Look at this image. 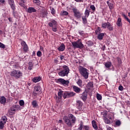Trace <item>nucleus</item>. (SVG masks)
<instances>
[{
  "label": "nucleus",
  "instance_id": "nucleus-39",
  "mask_svg": "<svg viewBox=\"0 0 130 130\" xmlns=\"http://www.w3.org/2000/svg\"><path fill=\"white\" fill-rule=\"evenodd\" d=\"M6 124V123H3V121H0V129H3L4 128V126Z\"/></svg>",
  "mask_w": 130,
  "mask_h": 130
},
{
  "label": "nucleus",
  "instance_id": "nucleus-5",
  "mask_svg": "<svg viewBox=\"0 0 130 130\" xmlns=\"http://www.w3.org/2000/svg\"><path fill=\"white\" fill-rule=\"evenodd\" d=\"M64 93V92H63L62 90L60 89L59 90L58 92V96L56 95L54 96V99H55L57 103H59V102L61 101V98H62V95L63 96Z\"/></svg>",
  "mask_w": 130,
  "mask_h": 130
},
{
  "label": "nucleus",
  "instance_id": "nucleus-41",
  "mask_svg": "<svg viewBox=\"0 0 130 130\" xmlns=\"http://www.w3.org/2000/svg\"><path fill=\"white\" fill-rule=\"evenodd\" d=\"M96 98L98 100H99V101L102 100V96L101 95V94L99 93L96 94Z\"/></svg>",
  "mask_w": 130,
  "mask_h": 130
},
{
  "label": "nucleus",
  "instance_id": "nucleus-58",
  "mask_svg": "<svg viewBox=\"0 0 130 130\" xmlns=\"http://www.w3.org/2000/svg\"><path fill=\"white\" fill-rule=\"evenodd\" d=\"M19 5H20V6H21L22 7H25V5H24V3H23V2H22V3H20Z\"/></svg>",
  "mask_w": 130,
  "mask_h": 130
},
{
  "label": "nucleus",
  "instance_id": "nucleus-33",
  "mask_svg": "<svg viewBox=\"0 0 130 130\" xmlns=\"http://www.w3.org/2000/svg\"><path fill=\"white\" fill-rule=\"evenodd\" d=\"M84 15H85L84 17H86L87 18H88V17H89V16L90 15V11H89L87 9L85 10V11L84 12Z\"/></svg>",
  "mask_w": 130,
  "mask_h": 130
},
{
  "label": "nucleus",
  "instance_id": "nucleus-7",
  "mask_svg": "<svg viewBox=\"0 0 130 130\" xmlns=\"http://www.w3.org/2000/svg\"><path fill=\"white\" fill-rule=\"evenodd\" d=\"M72 11L74 14V17L77 18V19H80L82 17V15H83V14L81 13L79 10L76 8H73L72 9Z\"/></svg>",
  "mask_w": 130,
  "mask_h": 130
},
{
  "label": "nucleus",
  "instance_id": "nucleus-19",
  "mask_svg": "<svg viewBox=\"0 0 130 130\" xmlns=\"http://www.w3.org/2000/svg\"><path fill=\"white\" fill-rule=\"evenodd\" d=\"M27 13L31 14L32 13H36V9L33 7H29L27 10Z\"/></svg>",
  "mask_w": 130,
  "mask_h": 130
},
{
  "label": "nucleus",
  "instance_id": "nucleus-10",
  "mask_svg": "<svg viewBox=\"0 0 130 130\" xmlns=\"http://www.w3.org/2000/svg\"><path fill=\"white\" fill-rule=\"evenodd\" d=\"M63 119L65 122V123L68 125L69 127H72L73 126V123L71 121V120L69 119L67 116H65L63 117Z\"/></svg>",
  "mask_w": 130,
  "mask_h": 130
},
{
  "label": "nucleus",
  "instance_id": "nucleus-63",
  "mask_svg": "<svg viewBox=\"0 0 130 130\" xmlns=\"http://www.w3.org/2000/svg\"><path fill=\"white\" fill-rule=\"evenodd\" d=\"M41 51H43V47L42 46L40 47Z\"/></svg>",
  "mask_w": 130,
  "mask_h": 130
},
{
  "label": "nucleus",
  "instance_id": "nucleus-57",
  "mask_svg": "<svg viewBox=\"0 0 130 130\" xmlns=\"http://www.w3.org/2000/svg\"><path fill=\"white\" fill-rule=\"evenodd\" d=\"M90 42H88L87 43V44H88V46H92V45H93V43L91 42V43H90Z\"/></svg>",
  "mask_w": 130,
  "mask_h": 130
},
{
  "label": "nucleus",
  "instance_id": "nucleus-25",
  "mask_svg": "<svg viewBox=\"0 0 130 130\" xmlns=\"http://www.w3.org/2000/svg\"><path fill=\"white\" fill-rule=\"evenodd\" d=\"M107 117L109 119H110L111 121H113L114 119V114H113V113L109 114Z\"/></svg>",
  "mask_w": 130,
  "mask_h": 130
},
{
  "label": "nucleus",
  "instance_id": "nucleus-15",
  "mask_svg": "<svg viewBox=\"0 0 130 130\" xmlns=\"http://www.w3.org/2000/svg\"><path fill=\"white\" fill-rule=\"evenodd\" d=\"M76 105L78 110H81L82 109V106H83V103L81 101H77L76 102Z\"/></svg>",
  "mask_w": 130,
  "mask_h": 130
},
{
  "label": "nucleus",
  "instance_id": "nucleus-34",
  "mask_svg": "<svg viewBox=\"0 0 130 130\" xmlns=\"http://www.w3.org/2000/svg\"><path fill=\"white\" fill-rule=\"evenodd\" d=\"M87 17L86 16H82V19L83 21V24H87Z\"/></svg>",
  "mask_w": 130,
  "mask_h": 130
},
{
  "label": "nucleus",
  "instance_id": "nucleus-52",
  "mask_svg": "<svg viewBox=\"0 0 130 130\" xmlns=\"http://www.w3.org/2000/svg\"><path fill=\"white\" fill-rule=\"evenodd\" d=\"M118 89H119V91H123V87L121 85H120L118 87Z\"/></svg>",
  "mask_w": 130,
  "mask_h": 130
},
{
  "label": "nucleus",
  "instance_id": "nucleus-40",
  "mask_svg": "<svg viewBox=\"0 0 130 130\" xmlns=\"http://www.w3.org/2000/svg\"><path fill=\"white\" fill-rule=\"evenodd\" d=\"M77 85H78V86H79V87H82V80L81 79H79L77 82Z\"/></svg>",
  "mask_w": 130,
  "mask_h": 130
},
{
  "label": "nucleus",
  "instance_id": "nucleus-43",
  "mask_svg": "<svg viewBox=\"0 0 130 130\" xmlns=\"http://www.w3.org/2000/svg\"><path fill=\"white\" fill-rule=\"evenodd\" d=\"M19 105L20 106H24V105H25V102H24L23 100H20L19 101Z\"/></svg>",
  "mask_w": 130,
  "mask_h": 130
},
{
  "label": "nucleus",
  "instance_id": "nucleus-38",
  "mask_svg": "<svg viewBox=\"0 0 130 130\" xmlns=\"http://www.w3.org/2000/svg\"><path fill=\"white\" fill-rule=\"evenodd\" d=\"M82 129H83V122L81 121L80 124L79 125L78 130H82Z\"/></svg>",
  "mask_w": 130,
  "mask_h": 130
},
{
  "label": "nucleus",
  "instance_id": "nucleus-35",
  "mask_svg": "<svg viewBox=\"0 0 130 130\" xmlns=\"http://www.w3.org/2000/svg\"><path fill=\"white\" fill-rule=\"evenodd\" d=\"M60 15L61 16H68V15H69V12L66 11H62V12H61Z\"/></svg>",
  "mask_w": 130,
  "mask_h": 130
},
{
  "label": "nucleus",
  "instance_id": "nucleus-20",
  "mask_svg": "<svg viewBox=\"0 0 130 130\" xmlns=\"http://www.w3.org/2000/svg\"><path fill=\"white\" fill-rule=\"evenodd\" d=\"M73 90L74 92H76V93H77V94L80 93V92L82 91V89L80 88H79L76 86H73Z\"/></svg>",
  "mask_w": 130,
  "mask_h": 130
},
{
  "label": "nucleus",
  "instance_id": "nucleus-36",
  "mask_svg": "<svg viewBox=\"0 0 130 130\" xmlns=\"http://www.w3.org/2000/svg\"><path fill=\"white\" fill-rule=\"evenodd\" d=\"M115 124L116 126H120V125L121 124V122H120V120H117L116 121Z\"/></svg>",
  "mask_w": 130,
  "mask_h": 130
},
{
  "label": "nucleus",
  "instance_id": "nucleus-49",
  "mask_svg": "<svg viewBox=\"0 0 130 130\" xmlns=\"http://www.w3.org/2000/svg\"><path fill=\"white\" fill-rule=\"evenodd\" d=\"M90 8L92 10V11H95L96 10V8H95V6L94 5H91L90 6Z\"/></svg>",
  "mask_w": 130,
  "mask_h": 130
},
{
  "label": "nucleus",
  "instance_id": "nucleus-22",
  "mask_svg": "<svg viewBox=\"0 0 130 130\" xmlns=\"http://www.w3.org/2000/svg\"><path fill=\"white\" fill-rule=\"evenodd\" d=\"M64 49H66V46L63 44H61L57 48L58 51H64Z\"/></svg>",
  "mask_w": 130,
  "mask_h": 130
},
{
  "label": "nucleus",
  "instance_id": "nucleus-18",
  "mask_svg": "<svg viewBox=\"0 0 130 130\" xmlns=\"http://www.w3.org/2000/svg\"><path fill=\"white\" fill-rule=\"evenodd\" d=\"M21 45L23 48L24 51H27V50H28V46L25 41L21 42Z\"/></svg>",
  "mask_w": 130,
  "mask_h": 130
},
{
  "label": "nucleus",
  "instance_id": "nucleus-31",
  "mask_svg": "<svg viewBox=\"0 0 130 130\" xmlns=\"http://www.w3.org/2000/svg\"><path fill=\"white\" fill-rule=\"evenodd\" d=\"M107 4L108 5L110 10H112V9H113V4L109 2V1L107 2Z\"/></svg>",
  "mask_w": 130,
  "mask_h": 130
},
{
  "label": "nucleus",
  "instance_id": "nucleus-64",
  "mask_svg": "<svg viewBox=\"0 0 130 130\" xmlns=\"http://www.w3.org/2000/svg\"><path fill=\"white\" fill-rule=\"evenodd\" d=\"M58 122L59 123H61V122H62V120H59Z\"/></svg>",
  "mask_w": 130,
  "mask_h": 130
},
{
  "label": "nucleus",
  "instance_id": "nucleus-48",
  "mask_svg": "<svg viewBox=\"0 0 130 130\" xmlns=\"http://www.w3.org/2000/svg\"><path fill=\"white\" fill-rule=\"evenodd\" d=\"M0 48H3V49L6 48V46L5 45V44L0 42Z\"/></svg>",
  "mask_w": 130,
  "mask_h": 130
},
{
  "label": "nucleus",
  "instance_id": "nucleus-8",
  "mask_svg": "<svg viewBox=\"0 0 130 130\" xmlns=\"http://www.w3.org/2000/svg\"><path fill=\"white\" fill-rule=\"evenodd\" d=\"M102 28H104V29H108L109 31H113V26L111 25V24L109 22H104L102 24Z\"/></svg>",
  "mask_w": 130,
  "mask_h": 130
},
{
  "label": "nucleus",
  "instance_id": "nucleus-61",
  "mask_svg": "<svg viewBox=\"0 0 130 130\" xmlns=\"http://www.w3.org/2000/svg\"><path fill=\"white\" fill-rule=\"evenodd\" d=\"M107 130H113V129H112V128H111L110 127H108V126H107Z\"/></svg>",
  "mask_w": 130,
  "mask_h": 130
},
{
  "label": "nucleus",
  "instance_id": "nucleus-29",
  "mask_svg": "<svg viewBox=\"0 0 130 130\" xmlns=\"http://www.w3.org/2000/svg\"><path fill=\"white\" fill-rule=\"evenodd\" d=\"M47 11H44L41 13V17H42L43 18H44L47 16Z\"/></svg>",
  "mask_w": 130,
  "mask_h": 130
},
{
  "label": "nucleus",
  "instance_id": "nucleus-13",
  "mask_svg": "<svg viewBox=\"0 0 130 130\" xmlns=\"http://www.w3.org/2000/svg\"><path fill=\"white\" fill-rule=\"evenodd\" d=\"M8 3L14 13L16 10V6H15V2H14V0H8Z\"/></svg>",
  "mask_w": 130,
  "mask_h": 130
},
{
  "label": "nucleus",
  "instance_id": "nucleus-44",
  "mask_svg": "<svg viewBox=\"0 0 130 130\" xmlns=\"http://www.w3.org/2000/svg\"><path fill=\"white\" fill-rule=\"evenodd\" d=\"M57 26H53L52 27V31H53V32H56L57 31Z\"/></svg>",
  "mask_w": 130,
  "mask_h": 130
},
{
  "label": "nucleus",
  "instance_id": "nucleus-37",
  "mask_svg": "<svg viewBox=\"0 0 130 130\" xmlns=\"http://www.w3.org/2000/svg\"><path fill=\"white\" fill-rule=\"evenodd\" d=\"M32 107H37L38 106V104H37V102L36 101H34L32 102Z\"/></svg>",
  "mask_w": 130,
  "mask_h": 130
},
{
  "label": "nucleus",
  "instance_id": "nucleus-14",
  "mask_svg": "<svg viewBox=\"0 0 130 130\" xmlns=\"http://www.w3.org/2000/svg\"><path fill=\"white\" fill-rule=\"evenodd\" d=\"M68 117L70 118V119H71V121L73 123H76V117L74 116L72 114H69L68 115Z\"/></svg>",
  "mask_w": 130,
  "mask_h": 130
},
{
  "label": "nucleus",
  "instance_id": "nucleus-47",
  "mask_svg": "<svg viewBox=\"0 0 130 130\" xmlns=\"http://www.w3.org/2000/svg\"><path fill=\"white\" fill-rule=\"evenodd\" d=\"M100 31H101V28L100 27H98V29L95 30L96 34L100 33Z\"/></svg>",
  "mask_w": 130,
  "mask_h": 130
},
{
  "label": "nucleus",
  "instance_id": "nucleus-56",
  "mask_svg": "<svg viewBox=\"0 0 130 130\" xmlns=\"http://www.w3.org/2000/svg\"><path fill=\"white\" fill-rule=\"evenodd\" d=\"M5 3H6V1L5 0H0V5L1 4H5Z\"/></svg>",
  "mask_w": 130,
  "mask_h": 130
},
{
  "label": "nucleus",
  "instance_id": "nucleus-28",
  "mask_svg": "<svg viewBox=\"0 0 130 130\" xmlns=\"http://www.w3.org/2000/svg\"><path fill=\"white\" fill-rule=\"evenodd\" d=\"M33 67H34V63H33L32 62H29L28 63V70L31 71V70H32V69H33Z\"/></svg>",
  "mask_w": 130,
  "mask_h": 130
},
{
  "label": "nucleus",
  "instance_id": "nucleus-59",
  "mask_svg": "<svg viewBox=\"0 0 130 130\" xmlns=\"http://www.w3.org/2000/svg\"><path fill=\"white\" fill-rule=\"evenodd\" d=\"M77 3H83V0H74Z\"/></svg>",
  "mask_w": 130,
  "mask_h": 130
},
{
  "label": "nucleus",
  "instance_id": "nucleus-55",
  "mask_svg": "<svg viewBox=\"0 0 130 130\" xmlns=\"http://www.w3.org/2000/svg\"><path fill=\"white\" fill-rule=\"evenodd\" d=\"M79 34L82 36H84V31H79Z\"/></svg>",
  "mask_w": 130,
  "mask_h": 130
},
{
  "label": "nucleus",
  "instance_id": "nucleus-12",
  "mask_svg": "<svg viewBox=\"0 0 130 130\" xmlns=\"http://www.w3.org/2000/svg\"><path fill=\"white\" fill-rule=\"evenodd\" d=\"M106 115H107V113L105 112L104 114V121L107 124H110L111 122H112V121H111L110 119H108V118L106 117Z\"/></svg>",
  "mask_w": 130,
  "mask_h": 130
},
{
  "label": "nucleus",
  "instance_id": "nucleus-50",
  "mask_svg": "<svg viewBox=\"0 0 130 130\" xmlns=\"http://www.w3.org/2000/svg\"><path fill=\"white\" fill-rule=\"evenodd\" d=\"M13 108H16L17 109H20V106L19 105H16L13 106Z\"/></svg>",
  "mask_w": 130,
  "mask_h": 130
},
{
  "label": "nucleus",
  "instance_id": "nucleus-30",
  "mask_svg": "<svg viewBox=\"0 0 130 130\" xmlns=\"http://www.w3.org/2000/svg\"><path fill=\"white\" fill-rule=\"evenodd\" d=\"M111 64H112L111 62H107L105 63V66L107 69H109V68L111 67Z\"/></svg>",
  "mask_w": 130,
  "mask_h": 130
},
{
  "label": "nucleus",
  "instance_id": "nucleus-24",
  "mask_svg": "<svg viewBox=\"0 0 130 130\" xmlns=\"http://www.w3.org/2000/svg\"><path fill=\"white\" fill-rule=\"evenodd\" d=\"M7 101V99L5 98V96H1L0 98V103L1 104H5Z\"/></svg>",
  "mask_w": 130,
  "mask_h": 130
},
{
  "label": "nucleus",
  "instance_id": "nucleus-51",
  "mask_svg": "<svg viewBox=\"0 0 130 130\" xmlns=\"http://www.w3.org/2000/svg\"><path fill=\"white\" fill-rule=\"evenodd\" d=\"M83 128L85 129V130H89L90 129V128L89 127V126L88 125H85L83 126Z\"/></svg>",
  "mask_w": 130,
  "mask_h": 130
},
{
  "label": "nucleus",
  "instance_id": "nucleus-11",
  "mask_svg": "<svg viewBox=\"0 0 130 130\" xmlns=\"http://www.w3.org/2000/svg\"><path fill=\"white\" fill-rule=\"evenodd\" d=\"M58 82L60 83L63 86H69V84H70V81L69 80H66L62 78L58 79Z\"/></svg>",
  "mask_w": 130,
  "mask_h": 130
},
{
  "label": "nucleus",
  "instance_id": "nucleus-32",
  "mask_svg": "<svg viewBox=\"0 0 130 130\" xmlns=\"http://www.w3.org/2000/svg\"><path fill=\"white\" fill-rule=\"evenodd\" d=\"M50 11H51V14H52V15L54 16V15H55V14H56L55 9H54V8H53L51 7H50Z\"/></svg>",
  "mask_w": 130,
  "mask_h": 130
},
{
  "label": "nucleus",
  "instance_id": "nucleus-4",
  "mask_svg": "<svg viewBox=\"0 0 130 130\" xmlns=\"http://www.w3.org/2000/svg\"><path fill=\"white\" fill-rule=\"evenodd\" d=\"M74 48H83L84 45L82 43L81 40H78L76 42H72Z\"/></svg>",
  "mask_w": 130,
  "mask_h": 130
},
{
  "label": "nucleus",
  "instance_id": "nucleus-6",
  "mask_svg": "<svg viewBox=\"0 0 130 130\" xmlns=\"http://www.w3.org/2000/svg\"><path fill=\"white\" fill-rule=\"evenodd\" d=\"M42 89L41 87L39 85H37L34 87V89L33 91L34 96H37V95H39V94H41L42 93Z\"/></svg>",
  "mask_w": 130,
  "mask_h": 130
},
{
  "label": "nucleus",
  "instance_id": "nucleus-26",
  "mask_svg": "<svg viewBox=\"0 0 130 130\" xmlns=\"http://www.w3.org/2000/svg\"><path fill=\"white\" fill-rule=\"evenodd\" d=\"M105 36V34L104 33H101L99 34L98 36V39L99 40H102L103 39V37Z\"/></svg>",
  "mask_w": 130,
  "mask_h": 130
},
{
  "label": "nucleus",
  "instance_id": "nucleus-16",
  "mask_svg": "<svg viewBox=\"0 0 130 130\" xmlns=\"http://www.w3.org/2000/svg\"><path fill=\"white\" fill-rule=\"evenodd\" d=\"M49 27H53L55 26H57V22H56V21H55L54 19H52L51 20V22L49 23L48 24Z\"/></svg>",
  "mask_w": 130,
  "mask_h": 130
},
{
  "label": "nucleus",
  "instance_id": "nucleus-54",
  "mask_svg": "<svg viewBox=\"0 0 130 130\" xmlns=\"http://www.w3.org/2000/svg\"><path fill=\"white\" fill-rule=\"evenodd\" d=\"M34 3H35V4H39L40 3V0H34Z\"/></svg>",
  "mask_w": 130,
  "mask_h": 130
},
{
  "label": "nucleus",
  "instance_id": "nucleus-45",
  "mask_svg": "<svg viewBox=\"0 0 130 130\" xmlns=\"http://www.w3.org/2000/svg\"><path fill=\"white\" fill-rule=\"evenodd\" d=\"M37 56H39V57H40L42 55V53H41V51H38L37 53Z\"/></svg>",
  "mask_w": 130,
  "mask_h": 130
},
{
  "label": "nucleus",
  "instance_id": "nucleus-53",
  "mask_svg": "<svg viewBox=\"0 0 130 130\" xmlns=\"http://www.w3.org/2000/svg\"><path fill=\"white\" fill-rule=\"evenodd\" d=\"M117 61L119 64H121V59H120V58H117Z\"/></svg>",
  "mask_w": 130,
  "mask_h": 130
},
{
  "label": "nucleus",
  "instance_id": "nucleus-27",
  "mask_svg": "<svg viewBox=\"0 0 130 130\" xmlns=\"http://www.w3.org/2000/svg\"><path fill=\"white\" fill-rule=\"evenodd\" d=\"M92 125L94 129H98V126H97L96 121H95V120L92 121Z\"/></svg>",
  "mask_w": 130,
  "mask_h": 130
},
{
  "label": "nucleus",
  "instance_id": "nucleus-1",
  "mask_svg": "<svg viewBox=\"0 0 130 130\" xmlns=\"http://www.w3.org/2000/svg\"><path fill=\"white\" fill-rule=\"evenodd\" d=\"M10 75L11 77L17 80L23 78V72L20 70H13L11 71Z\"/></svg>",
  "mask_w": 130,
  "mask_h": 130
},
{
  "label": "nucleus",
  "instance_id": "nucleus-42",
  "mask_svg": "<svg viewBox=\"0 0 130 130\" xmlns=\"http://www.w3.org/2000/svg\"><path fill=\"white\" fill-rule=\"evenodd\" d=\"M1 121H3L4 123L7 122V118L6 117H3L1 119Z\"/></svg>",
  "mask_w": 130,
  "mask_h": 130
},
{
  "label": "nucleus",
  "instance_id": "nucleus-9",
  "mask_svg": "<svg viewBox=\"0 0 130 130\" xmlns=\"http://www.w3.org/2000/svg\"><path fill=\"white\" fill-rule=\"evenodd\" d=\"M76 95V93L73 91H66L63 93V98L66 99V98H71Z\"/></svg>",
  "mask_w": 130,
  "mask_h": 130
},
{
  "label": "nucleus",
  "instance_id": "nucleus-17",
  "mask_svg": "<svg viewBox=\"0 0 130 130\" xmlns=\"http://www.w3.org/2000/svg\"><path fill=\"white\" fill-rule=\"evenodd\" d=\"M116 24L118 27H122V21L121 18L118 17Z\"/></svg>",
  "mask_w": 130,
  "mask_h": 130
},
{
  "label": "nucleus",
  "instance_id": "nucleus-46",
  "mask_svg": "<svg viewBox=\"0 0 130 130\" xmlns=\"http://www.w3.org/2000/svg\"><path fill=\"white\" fill-rule=\"evenodd\" d=\"M8 113L9 114H10V115H14V114H15V112L13 111H12V110H9L8 111Z\"/></svg>",
  "mask_w": 130,
  "mask_h": 130
},
{
  "label": "nucleus",
  "instance_id": "nucleus-23",
  "mask_svg": "<svg viewBox=\"0 0 130 130\" xmlns=\"http://www.w3.org/2000/svg\"><path fill=\"white\" fill-rule=\"evenodd\" d=\"M87 92L84 91L82 94V96H81V99H82V100L83 101H86V100H87Z\"/></svg>",
  "mask_w": 130,
  "mask_h": 130
},
{
  "label": "nucleus",
  "instance_id": "nucleus-62",
  "mask_svg": "<svg viewBox=\"0 0 130 130\" xmlns=\"http://www.w3.org/2000/svg\"><path fill=\"white\" fill-rule=\"evenodd\" d=\"M10 110H12V111H13V112H15V111H16V109H13V108H12Z\"/></svg>",
  "mask_w": 130,
  "mask_h": 130
},
{
  "label": "nucleus",
  "instance_id": "nucleus-2",
  "mask_svg": "<svg viewBox=\"0 0 130 130\" xmlns=\"http://www.w3.org/2000/svg\"><path fill=\"white\" fill-rule=\"evenodd\" d=\"M89 71L87 69L83 67L79 68V73L81 76H83L85 79H88L89 77Z\"/></svg>",
  "mask_w": 130,
  "mask_h": 130
},
{
  "label": "nucleus",
  "instance_id": "nucleus-3",
  "mask_svg": "<svg viewBox=\"0 0 130 130\" xmlns=\"http://www.w3.org/2000/svg\"><path fill=\"white\" fill-rule=\"evenodd\" d=\"M69 73H70V69L68 66H64L62 70L59 72L58 75L60 77H66L69 75Z\"/></svg>",
  "mask_w": 130,
  "mask_h": 130
},
{
  "label": "nucleus",
  "instance_id": "nucleus-21",
  "mask_svg": "<svg viewBox=\"0 0 130 130\" xmlns=\"http://www.w3.org/2000/svg\"><path fill=\"white\" fill-rule=\"evenodd\" d=\"M32 81L34 83H38V82H40V81H41V77H36L32 79Z\"/></svg>",
  "mask_w": 130,
  "mask_h": 130
},
{
  "label": "nucleus",
  "instance_id": "nucleus-60",
  "mask_svg": "<svg viewBox=\"0 0 130 130\" xmlns=\"http://www.w3.org/2000/svg\"><path fill=\"white\" fill-rule=\"evenodd\" d=\"M64 58V56H63V55H60V59L61 60H62V59H63Z\"/></svg>",
  "mask_w": 130,
  "mask_h": 130
}]
</instances>
